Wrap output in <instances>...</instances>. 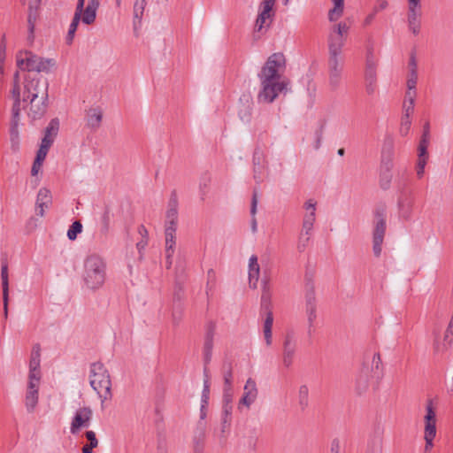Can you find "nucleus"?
<instances>
[{
  "instance_id": "nucleus-1",
  "label": "nucleus",
  "mask_w": 453,
  "mask_h": 453,
  "mask_svg": "<svg viewBox=\"0 0 453 453\" xmlns=\"http://www.w3.org/2000/svg\"><path fill=\"white\" fill-rule=\"evenodd\" d=\"M286 67V58L283 53L276 52L272 54L257 74L261 89L257 95L258 103L271 104L280 92L287 90L288 82L280 81V72Z\"/></svg>"
},
{
  "instance_id": "nucleus-2",
  "label": "nucleus",
  "mask_w": 453,
  "mask_h": 453,
  "mask_svg": "<svg viewBox=\"0 0 453 453\" xmlns=\"http://www.w3.org/2000/svg\"><path fill=\"white\" fill-rule=\"evenodd\" d=\"M106 278V263L96 254L88 256L84 261L83 281L90 290L99 289Z\"/></svg>"
},
{
  "instance_id": "nucleus-3",
  "label": "nucleus",
  "mask_w": 453,
  "mask_h": 453,
  "mask_svg": "<svg viewBox=\"0 0 453 453\" xmlns=\"http://www.w3.org/2000/svg\"><path fill=\"white\" fill-rule=\"evenodd\" d=\"M383 376V366L379 353L373 354L371 361L365 360L356 379V391L362 395L367 391L370 381L380 380Z\"/></svg>"
},
{
  "instance_id": "nucleus-4",
  "label": "nucleus",
  "mask_w": 453,
  "mask_h": 453,
  "mask_svg": "<svg viewBox=\"0 0 453 453\" xmlns=\"http://www.w3.org/2000/svg\"><path fill=\"white\" fill-rule=\"evenodd\" d=\"M90 386L96 391L102 402L111 398L110 374L101 362H95L90 365Z\"/></svg>"
},
{
  "instance_id": "nucleus-5",
  "label": "nucleus",
  "mask_w": 453,
  "mask_h": 453,
  "mask_svg": "<svg viewBox=\"0 0 453 453\" xmlns=\"http://www.w3.org/2000/svg\"><path fill=\"white\" fill-rule=\"evenodd\" d=\"M17 66L22 71L50 73V68L56 65L53 58L39 57L30 50L19 51L16 55Z\"/></svg>"
},
{
  "instance_id": "nucleus-6",
  "label": "nucleus",
  "mask_w": 453,
  "mask_h": 453,
  "mask_svg": "<svg viewBox=\"0 0 453 453\" xmlns=\"http://www.w3.org/2000/svg\"><path fill=\"white\" fill-rule=\"evenodd\" d=\"M38 98L49 100V82L46 78L38 74H27L24 81L23 103L35 101Z\"/></svg>"
},
{
  "instance_id": "nucleus-7",
  "label": "nucleus",
  "mask_w": 453,
  "mask_h": 453,
  "mask_svg": "<svg viewBox=\"0 0 453 453\" xmlns=\"http://www.w3.org/2000/svg\"><path fill=\"white\" fill-rule=\"evenodd\" d=\"M374 222L372 230V251L376 257L381 254V246L384 241L387 223L384 207H378L373 211Z\"/></svg>"
},
{
  "instance_id": "nucleus-8",
  "label": "nucleus",
  "mask_w": 453,
  "mask_h": 453,
  "mask_svg": "<svg viewBox=\"0 0 453 453\" xmlns=\"http://www.w3.org/2000/svg\"><path fill=\"white\" fill-rule=\"evenodd\" d=\"M328 72L329 84L333 89H336L341 82L342 65L340 61L341 44L339 42L329 45Z\"/></svg>"
},
{
  "instance_id": "nucleus-9",
  "label": "nucleus",
  "mask_w": 453,
  "mask_h": 453,
  "mask_svg": "<svg viewBox=\"0 0 453 453\" xmlns=\"http://www.w3.org/2000/svg\"><path fill=\"white\" fill-rule=\"evenodd\" d=\"M216 334V323L209 321L204 326V336L203 345V380L210 381L208 365L212 358V349L214 346V336Z\"/></svg>"
},
{
  "instance_id": "nucleus-10",
  "label": "nucleus",
  "mask_w": 453,
  "mask_h": 453,
  "mask_svg": "<svg viewBox=\"0 0 453 453\" xmlns=\"http://www.w3.org/2000/svg\"><path fill=\"white\" fill-rule=\"evenodd\" d=\"M414 203V193L403 187L397 198L398 217L401 220L410 221L411 219Z\"/></svg>"
},
{
  "instance_id": "nucleus-11",
  "label": "nucleus",
  "mask_w": 453,
  "mask_h": 453,
  "mask_svg": "<svg viewBox=\"0 0 453 453\" xmlns=\"http://www.w3.org/2000/svg\"><path fill=\"white\" fill-rule=\"evenodd\" d=\"M261 311L266 314L264 323V336L267 346L272 344V327L273 323V315L271 311V293H262Z\"/></svg>"
},
{
  "instance_id": "nucleus-12",
  "label": "nucleus",
  "mask_w": 453,
  "mask_h": 453,
  "mask_svg": "<svg viewBox=\"0 0 453 453\" xmlns=\"http://www.w3.org/2000/svg\"><path fill=\"white\" fill-rule=\"evenodd\" d=\"M377 63L372 51H368L366 56V64L365 71V91L368 95H372L376 90L377 83Z\"/></svg>"
},
{
  "instance_id": "nucleus-13",
  "label": "nucleus",
  "mask_w": 453,
  "mask_h": 453,
  "mask_svg": "<svg viewBox=\"0 0 453 453\" xmlns=\"http://www.w3.org/2000/svg\"><path fill=\"white\" fill-rule=\"evenodd\" d=\"M92 418V410L89 407H82L76 411L73 418L70 432L76 434L81 428L88 427L89 421Z\"/></svg>"
},
{
  "instance_id": "nucleus-14",
  "label": "nucleus",
  "mask_w": 453,
  "mask_h": 453,
  "mask_svg": "<svg viewBox=\"0 0 453 453\" xmlns=\"http://www.w3.org/2000/svg\"><path fill=\"white\" fill-rule=\"evenodd\" d=\"M252 162L253 178L257 184H260L264 181L267 162L264 152L259 148L255 149Z\"/></svg>"
},
{
  "instance_id": "nucleus-15",
  "label": "nucleus",
  "mask_w": 453,
  "mask_h": 453,
  "mask_svg": "<svg viewBox=\"0 0 453 453\" xmlns=\"http://www.w3.org/2000/svg\"><path fill=\"white\" fill-rule=\"evenodd\" d=\"M296 352V342L292 333H288L282 344V364L286 368H289L293 363Z\"/></svg>"
},
{
  "instance_id": "nucleus-16",
  "label": "nucleus",
  "mask_w": 453,
  "mask_h": 453,
  "mask_svg": "<svg viewBox=\"0 0 453 453\" xmlns=\"http://www.w3.org/2000/svg\"><path fill=\"white\" fill-rule=\"evenodd\" d=\"M253 100L250 93H243L238 101L237 113L239 119L244 122L249 123L252 116Z\"/></svg>"
},
{
  "instance_id": "nucleus-17",
  "label": "nucleus",
  "mask_w": 453,
  "mask_h": 453,
  "mask_svg": "<svg viewBox=\"0 0 453 453\" xmlns=\"http://www.w3.org/2000/svg\"><path fill=\"white\" fill-rule=\"evenodd\" d=\"M258 395L257 383L252 378H249L243 388V395L239 401L238 408L242 405L250 408V405L256 401Z\"/></svg>"
},
{
  "instance_id": "nucleus-18",
  "label": "nucleus",
  "mask_w": 453,
  "mask_h": 453,
  "mask_svg": "<svg viewBox=\"0 0 453 453\" xmlns=\"http://www.w3.org/2000/svg\"><path fill=\"white\" fill-rule=\"evenodd\" d=\"M40 381L28 380L26 393L25 405L27 412H34L39 399Z\"/></svg>"
},
{
  "instance_id": "nucleus-19",
  "label": "nucleus",
  "mask_w": 453,
  "mask_h": 453,
  "mask_svg": "<svg viewBox=\"0 0 453 453\" xmlns=\"http://www.w3.org/2000/svg\"><path fill=\"white\" fill-rule=\"evenodd\" d=\"M52 203L50 190L47 188H41L38 191L35 203L36 214L42 217L44 209H48Z\"/></svg>"
},
{
  "instance_id": "nucleus-20",
  "label": "nucleus",
  "mask_w": 453,
  "mask_h": 453,
  "mask_svg": "<svg viewBox=\"0 0 453 453\" xmlns=\"http://www.w3.org/2000/svg\"><path fill=\"white\" fill-rule=\"evenodd\" d=\"M41 4V0H28V16H27V23H28V37L27 39L31 42L34 41V33L35 21L38 17V8Z\"/></svg>"
},
{
  "instance_id": "nucleus-21",
  "label": "nucleus",
  "mask_w": 453,
  "mask_h": 453,
  "mask_svg": "<svg viewBox=\"0 0 453 453\" xmlns=\"http://www.w3.org/2000/svg\"><path fill=\"white\" fill-rule=\"evenodd\" d=\"M1 279L3 288V303H4V318L8 317V303H9V276H8V265L3 263L1 266Z\"/></svg>"
},
{
  "instance_id": "nucleus-22",
  "label": "nucleus",
  "mask_w": 453,
  "mask_h": 453,
  "mask_svg": "<svg viewBox=\"0 0 453 453\" xmlns=\"http://www.w3.org/2000/svg\"><path fill=\"white\" fill-rule=\"evenodd\" d=\"M59 126V119L58 118L52 119L44 130V135L42 139V143L51 146L58 134Z\"/></svg>"
},
{
  "instance_id": "nucleus-23",
  "label": "nucleus",
  "mask_w": 453,
  "mask_h": 453,
  "mask_svg": "<svg viewBox=\"0 0 453 453\" xmlns=\"http://www.w3.org/2000/svg\"><path fill=\"white\" fill-rule=\"evenodd\" d=\"M30 104V109L28 115L33 119H42L47 111L49 100H44V98H40V102L35 101H28Z\"/></svg>"
},
{
  "instance_id": "nucleus-24",
  "label": "nucleus",
  "mask_w": 453,
  "mask_h": 453,
  "mask_svg": "<svg viewBox=\"0 0 453 453\" xmlns=\"http://www.w3.org/2000/svg\"><path fill=\"white\" fill-rule=\"evenodd\" d=\"M394 147L392 142H385L381 151L380 169L392 170Z\"/></svg>"
},
{
  "instance_id": "nucleus-25",
  "label": "nucleus",
  "mask_w": 453,
  "mask_h": 453,
  "mask_svg": "<svg viewBox=\"0 0 453 453\" xmlns=\"http://www.w3.org/2000/svg\"><path fill=\"white\" fill-rule=\"evenodd\" d=\"M349 30V27L344 22H340L339 24L335 25L334 27V33H336V35L331 33L328 36V46L332 43L339 42L341 44V51L342 50V48L344 46V38L343 35L347 34Z\"/></svg>"
},
{
  "instance_id": "nucleus-26",
  "label": "nucleus",
  "mask_w": 453,
  "mask_h": 453,
  "mask_svg": "<svg viewBox=\"0 0 453 453\" xmlns=\"http://www.w3.org/2000/svg\"><path fill=\"white\" fill-rule=\"evenodd\" d=\"M382 433L379 427L374 429L369 436L367 442V453H380L382 451Z\"/></svg>"
},
{
  "instance_id": "nucleus-27",
  "label": "nucleus",
  "mask_w": 453,
  "mask_h": 453,
  "mask_svg": "<svg viewBox=\"0 0 453 453\" xmlns=\"http://www.w3.org/2000/svg\"><path fill=\"white\" fill-rule=\"evenodd\" d=\"M103 119V111L100 108H90L87 111L86 121L87 126L92 130L100 127Z\"/></svg>"
},
{
  "instance_id": "nucleus-28",
  "label": "nucleus",
  "mask_w": 453,
  "mask_h": 453,
  "mask_svg": "<svg viewBox=\"0 0 453 453\" xmlns=\"http://www.w3.org/2000/svg\"><path fill=\"white\" fill-rule=\"evenodd\" d=\"M259 265L257 263V257L252 255L249 260V280L251 288H256L259 278Z\"/></svg>"
},
{
  "instance_id": "nucleus-29",
  "label": "nucleus",
  "mask_w": 453,
  "mask_h": 453,
  "mask_svg": "<svg viewBox=\"0 0 453 453\" xmlns=\"http://www.w3.org/2000/svg\"><path fill=\"white\" fill-rule=\"evenodd\" d=\"M41 359L30 358L28 380L41 381Z\"/></svg>"
},
{
  "instance_id": "nucleus-30",
  "label": "nucleus",
  "mask_w": 453,
  "mask_h": 453,
  "mask_svg": "<svg viewBox=\"0 0 453 453\" xmlns=\"http://www.w3.org/2000/svg\"><path fill=\"white\" fill-rule=\"evenodd\" d=\"M413 110V98L410 99V106L405 110V114L402 118V123L400 127V134L403 136L408 134L409 130L411 128V120H410V112Z\"/></svg>"
},
{
  "instance_id": "nucleus-31",
  "label": "nucleus",
  "mask_w": 453,
  "mask_h": 453,
  "mask_svg": "<svg viewBox=\"0 0 453 453\" xmlns=\"http://www.w3.org/2000/svg\"><path fill=\"white\" fill-rule=\"evenodd\" d=\"M298 404L302 411L309 406V388L307 385H301L297 394Z\"/></svg>"
},
{
  "instance_id": "nucleus-32",
  "label": "nucleus",
  "mask_w": 453,
  "mask_h": 453,
  "mask_svg": "<svg viewBox=\"0 0 453 453\" xmlns=\"http://www.w3.org/2000/svg\"><path fill=\"white\" fill-rule=\"evenodd\" d=\"M233 406L222 407L221 433L222 434L230 427L232 421Z\"/></svg>"
},
{
  "instance_id": "nucleus-33",
  "label": "nucleus",
  "mask_w": 453,
  "mask_h": 453,
  "mask_svg": "<svg viewBox=\"0 0 453 453\" xmlns=\"http://www.w3.org/2000/svg\"><path fill=\"white\" fill-rule=\"evenodd\" d=\"M334 8L328 12V19L330 21L337 20L343 13L344 0H333Z\"/></svg>"
},
{
  "instance_id": "nucleus-34",
  "label": "nucleus",
  "mask_w": 453,
  "mask_h": 453,
  "mask_svg": "<svg viewBox=\"0 0 453 453\" xmlns=\"http://www.w3.org/2000/svg\"><path fill=\"white\" fill-rule=\"evenodd\" d=\"M165 254L173 256L176 244V233H173L171 229L168 233H165Z\"/></svg>"
},
{
  "instance_id": "nucleus-35",
  "label": "nucleus",
  "mask_w": 453,
  "mask_h": 453,
  "mask_svg": "<svg viewBox=\"0 0 453 453\" xmlns=\"http://www.w3.org/2000/svg\"><path fill=\"white\" fill-rule=\"evenodd\" d=\"M146 0H135L134 4V25L136 22L141 23L142 14L145 9Z\"/></svg>"
},
{
  "instance_id": "nucleus-36",
  "label": "nucleus",
  "mask_w": 453,
  "mask_h": 453,
  "mask_svg": "<svg viewBox=\"0 0 453 453\" xmlns=\"http://www.w3.org/2000/svg\"><path fill=\"white\" fill-rule=\"evenodd\" d=\"M9 133H10L11 149L13 152H17L19 150V127H10Z\"/></svg>"
},
{
  "instance_id": "nucleus-37",
  "label": "nucleus",
  "mask_w": 453,
  "mask_h": 453,
  "mask_svg": "<svg viewBox=\"0 0 453 453\" xmlns=\"http://www.w3.org/2000/svg\"><path fill=\"white\" fill-rule=\"evenodd\" d=\"M273 6L274 5L269 4L265 2H261L260 11L257 16L268 19L271 24L274 17Z\"/></svg>"
},
{
  "instance_id": "nucleus-38",
  "label": "nucleus",
  "mask_w": 453,
  "mask_h": 453,
  "mask_svg": "<svg viewBox=\"0 0 453 453\" xmlns=\"http://www.w3.org/2000/svg\"><path fill=\"white\" fill-rule=\"evenodd\" d=\"M392 173L391 170H382L380 169V187L383 190H388L390 188L392 181Z\"/></svg>"
},
{
  "instance_id": "nucleus-39",
  "label": "nucleus",
  "mask_w": 453,
  "mask_h": 453,
  "mask_svg": "<svg viewBox=\"0 0 453 453\" xmlns=\"http://www.w3.org/2000/svg\"><path fill=\"white\" fill-rule=\"evenodd\" d=\"M80 20H81V18H79L78 14L73 16V20L69 26V29H68L67 35L65 38L66 44H68V45L72 44L74 35H75V32L79 26Z\"/></svg>"
},
{
  "instance_id": "nucleus-40",
  "label": "nucleus",
  "mask_w": 453,
  "mask_h": 453,
  "mask_svg": "<svg viewBox=\"0 0 453 453\" xmlns=\"http://www.w3.org/2000/svg\"><path fill=\"white\" fill-rule=\"evenodd\" d=\"M421 17H422V9H412L408 8L407 12V23L408 24H417L421 23Z\"/></svg>"
},
{
  "instance_id": "nucleus-41",
  "label": "nucleus",
  "mask_w": 453,
  "mask_h": 453,
  "mask_svg": "<svg viewBox=\"0 0 453 453\" xmlns=\"http://www.w3.org/2000/svg\"><path fill=\"white\" fill-rule=\"evenodd\" d=\"M326 127V120L320 119L319 122V127L316 129L314 135H315V142H314V149L317 150L320 148L322 139H323V134Z\"/></svg>"
},
{
  "instance_id": "nucleus-42",
  "label": "nucleus",
  "mask_w": 453,
  "mask_h": 453,
  "mask_svg": "<svg viewBox=\"0 0 453 453\" xmlns=\"http://www.w3.org/2000/svg\"><path fill=\"white\" fill-rule=\"evenodd\" d=\"M270 25L271 24H270L268 19L263 18V17L261 18V17L257 16L256 23H255V27H254V33L255 34H257V33L264 34L265 31H267Z\"/></svg>"
},
{
  "instance_id": "nucleus-43",
  "label": "nucleus",
  "mask_w": 453,
  "mask_h": 453,
  "mask_svg": "<svg viewBox=\"0 0 453 453\" xmlns=\"http://www.w3.org/2000/svg\"><path fill=\"white\" fill-rule=\"evenodd\" d=\"M270 25L271 24H270L268 19L263 18V17L261 18V17L257 16L256 23H255V27H254V33L255 34H257V33L264 34L265 31H267Z\"/></svg>"
},
{
  "instance_id": "nucleus-44",
  "label": "nucleus",
  "mask_w": 453,
  "mask_h": 453,
  "mask_svg": "<svg viewBox=\"0 0 453 453\" xmlns=\"http://www.w3.org/2000/svg\"><path fill=\"white\" fill-rule=\"evenodd\" d=\"M223 380H224V388H233V386H232L233 368H232V365L230 363L227 365H224Z\"/></svg>"
},
{
  "instance_id": "nucleus-45",
  "label": "nucleus",
  "mask_w": 453,
  "mask_h": 453,
  "mask_svg": "<svg viewBox=\"0 0 453 453\" xmlns=\"http://www.w3.org/2000/svg\"><path fill=\"white\" fill-rule=\"evenodd\" d=\"M257 191L255 190L252 196L251 199V205H250V214L252 216L251 219V230L253 233L257 231V219L255 218V214L257 213Z\"/></svg>"
},
{
  "instance_id": "nucleus-46",
  "label": "nucleus",
  "mask_w": 453,
  "mask_h": 453,
  "mask_svg": "<svg viewBox=\"0 0 453 453\" xmlns=\"http://www.w3.org/2000/svg\"><path fill=\"white\" fill-rule=\"evenodd\" d=\"M82 231V224L81 221H74L67 231V237L70 241H74L77 238L78 234Z\"/></svg>"
},
{
  "instance_id": "nucleus-47",
  "label": "nucleus",
  "mask_w": 453,
  "mask_h": 453,
  "mask_svg": "<svg viewBox=\"0 0 453 453\" xmlns=\"http://www.w3.org/2000/svg\"><path fill=\"white\" fill-rule=\"evenodd\" d=\"M82 13H83V15H82V18H81V19H82V22L84 24L90 25V24L94 23L96 17V10L86 7L85 10H83Z\"/></svg>"
},
{
  "instance_id": "nucleus-48",
  "label": "nucleus",
  "mask_w": 453,
  "mask_h": 453,
  "mask_svg": "<svg viewBox=\"0 0 453 453\" xmlns=\"http://www.w3.org/2000/svg\"><path fill=\"white\" fill-rule=\"evenodd\" d=\"M429 139L427 137H422L420 138L418 147V157H426L428 158V153H427V147L429 144Z\"/></svg>"
},
{
  "instance_id": "nucleus-49",
  "label": "nucleus",
  "mask_w": 453,
  "mask_h": 453,
  "mask_svg": "<svg viewBox=\"0 0 453 453\" xmlns=\"http://www.w3.org/2000/svg\"><path fill=\"white\" fill-rule=\"evenodd\" d=\"M50 147L51 146H50L48 144H44V143L41 142L40 148L37 150L36 156L35 158V160L36 161V164H39V162L43 163Z\"/></svg>"
},
{
  "instance_id": "nucleus-50",
  "label": "nucleus",
  "mask_w": 453,
  "mask_h": 453,
  "mask_svg": "<svg viewBox=\"0 0 453 453\" xmlns=\"http://www.w3.org/2000/svg\"><path fill=\"white\" fill-rule=\"evenodd\" d=\"M210 398V381L203 380V388L201 395V403L203 407H207Z\"/></svg>"
},
{
  "instance_id": "nucleus-51",
  "label": "nucleus",
  "mask_w": 453,
  "mask_h": 453,
  "mask_svg": "<svg viewBox=\"0 0 453 453\" xmlns=\"http://www.w3.org/2000/svg\"><path fill=\"white\" fill-rule=\"evenodd\" d=\"M436 435V426L435 421H426L425 426V438H433L434 439Z\"/></svg>"
},
{
  "instance_id": "nucleus-52",
  "label": "nucleus",
  "mask_w": 453,
  "mask_h": 453,
  "mask_svg": "<svg viewBox=\"0 0 453 453\" xmlns=\"http://www.w3.org/2000/svg\"><path fill=\"white\" fill-rule=\"evenodd\" d=\"M233 388H223L222 407L233 406Z\"/></svg>"
},
{
  "instance_id": "nucleus-53",
  "label": "nucleus",
  "mask_w": 453,
  "mask_h": 453,
  "mask_svg": "<svg viewBox=\"0 0 453 453\" xmlns=\"http://www.w3.org/2000/svg\"><path fill=\"white\" fill-rule=\"evenodd\" d=\"M308 324H314L317 319V306L305 307Z\"/></svg>"
},
{
  "instance_id": "nucleus-54",
  "label": "nucleus",
  "mask_w": 453,
  "mask_h": 453,
  "mask_svg": "<svg viewBox=\"0 0 453 453\" xmlns=\"http://www.w3.org/2000/svg\"><path fill=\"white\" fill-rule=\"evenodd\" d=\"M102 229L104 234L108 233L110 227V210L107 208L102 217Z\"/></svg>"
},
{
  "instance_id": "nucleus-55",
  "label": "nucleus",
  "mask_w": 453,
  "mask_h": 453,
  "mask_svg": "<svg viewBox=\"0 0 453 453\" xmlns=\"http://www.w3.org/2000/svg\"><path fill=\"white\" fill-rule=\"evenodd\" d=\"M10 96L12 98L13 101H22L20 85L17 84V82L12 84V88L10 91Z\"/></svg>"
},
{
  "instance_id": "nucleus-56",
  "label": "nucleus",
  "mask_w": 453,
  "mask_h": 453,
  "mask_svg": "<svg viewBox=\"0 0 453 453\" xmlns=\"http://www.w3.org/2000/svg\"><path fill=\"white\" fill-rule=\"evenodd\" d=\"M426 157H418V163H417V175L420 179L423 177L425 173V166L427 162Z\"/></svg>"
},
{
  "instance_id": "nucleus-57",
  "label": "nucleus",
  "mask_w": 453,
  "mask_h": 453,
  "mask_svg": "<svg viewBox=\"0 0 453 453\" xmlns=\"http://www.w3.org/2000/svg\"><path fill=\"white\" fill-rule=\"evenodd\" d=\"M309 236H304L303 233L300 234L299 241L297 243V250L299 252H303L309 242Z\"/></svg>"
},
{
  "instance_id": "nucleus-58",
  "label": "nucleus",
  "mask_w": 453,
  "mask_h": 453,
  "mask_svg": "<svg viewBox=\"0 0 453 453\" xmlns=\"http://www.w3.org/2000/svg\"><path fill=\"white\" fill-rule=\"evenodd\" d=\"M172 317L173 325L178 326L182 320V309L177 308L173 310Z\"/></svg>"
},
{
  "instance_id": "nucleus-59",
  "label": "nucleus",
  "mask_w": 453,
  "mask_h": 453,
  "mask_svg": "<svg viewBox=\"0 0 453 453\" xmlns=\"http://www.w3.org/2000/svg\"><path fill=\"white\" fill-rule=\"evenodd\" d=\"M417 81H418L417 72L410 71V77L407 81V87H408L409 90L414 89L416 88Z\"/></svg>"
},
{
  "instance_id": "nucleus-60",
  "label": "nucleus",
  "mask_w": 453,
  "mask_h": 453,
  "mask_svg": "<svg viewBox=\"0 0 453 453\" xmlns=\"http://www.w3.org/2000/svg\"><path fill=\"white\" fill-rule=\"evenodd\" d=\"M317 306L315 292H305V307Z\"/></svg>"
},
{
  "instance_id": "nucleus-61",
  "label": "nucleus",
  "mask_w": 453,
  "mask_h": 453,
  "mask_svg": "<svg viewBox=\"0 0 453 453\" xmlns=\"http://www.w3.org/2000/svg\"><path fill=\"white\" fill-rule=\"evenodd\" d=\"M85 436H86L87 440L88 441V444L89 445H92V447H96V448L97 447L98 441L96 439L95 432H93V431H87L85 433Z\"/></svg>"
},
{
  "instance_id": "nucleus-62",
  "label": "nucleus",
  "mask_w": 453,
  "mask_h": 453,
  "mask_svg": "<svg viewBox=\"0 0 453 453\" xmlns=\"http://www.w3.org/2000/svg\"><path fill=\"white\" fill-rule=\"evenodd\" d=\"M177 224H178V220L165 219V233H168L171 229L173 230V233H176Z\"/></svg>"
},
{
  "instance_id": "nucleus-63",
  "label": "nucleus",
  "mask_w": 453,
  "mask_h": 453,
  "mask_svg": "<svg viewBox=\"0 0 453 453\" xmlns=\"http://www.w3.org/2000/svg\"><path fill=\"white\" fill-rule=\"evenodd\" d=\"M168 209L178 210V198L175 191H173L171 194Z\"/></svg>"
},
{
  "instance_id": "nucleus-64",
  "label": "nucleus",
  "mask_w": 453,
  "mask_h": 453,
  "mask_svg": "<svg viewBox=\"0 0 453 453\" xmlns=\"http://www.w3.org/2000/svg\"><path fill=\"white\" fill-rule=\"evenodd\" d=\"M20 121V112L12 111L10 127H19Z\"/></svg>"
}]
</instances>
